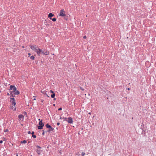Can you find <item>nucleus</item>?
<instances>
[{
  "instance_id": "f03ea898",
  "label": "nucleus",
  "mask_w": 156,
  "mask_h": 156,
  "mask_svg": "<svg viewBox=\"0 0 156 156\" xmlns=\"http://www.w3.org/2000/svg\"><path fill=\"white\" fill-rule=\"evenodd\" d=\"M46 127L47 128H49V129L47 131H46V132H50L51 131H52L54 130V129L48 123H47L45 125Z\"/></svg>"
},
{
  "instance_id": "bb28decb",
  "label": "nucleus",
  "mask_w": 156,
  "mask_h": 156,
  "mask_svg": "<svg viewBox=\"0 0 156 156\" xmlns=\"http://www.w3.org/2000/svg\"><path fill=\"white\" fill-rule=\"evenodd\" d=\"M50 92L51 93H52V94H53V93H54V91L51 90H50Z\"/></svg>"
},
{
  "instance_id": "4468645a",
  "label": "nucleus",
  "mask_w": 156,
  "mask_h": 156,
  "mask_svg": "<svg viewBox=\"0 0 156 156\" xmlns=\"http://www.w3.org/2000/svg\"><path fill=\"white\" fill-rule=\"evenodd\" d=\"M18 118L19 119H21V118H23V119H24V116L22 115H18Z\"/></svg>"
},
{
  "instance_id": "473e14b6",
  "label": "nucleus",
  "mask_w": 156,
  "mask_h": 156,
  "mask_svg": "<svg viewBox=\"0 0 156 156\" xmlns=\"http://www.w3.org/2000/svg\"><path fill=\"white\" fill-rule=\"evenodd\" d=\"M60 123L59 122H57V125L58 126H59L60 125Z\"/></svg>"
},
{
  "instance_id": "dca6fc26",
  "label": "nucleus",
  "mask_w": 156,
  "mask_h": 156,
  "mask_svg": "<svg viewBox=\"0 0 156 156\" xmlns=\"http://www.w3.org/2000/svg\"><path fill=\"white\" fill-rule=\"evenodd\" d=\"M55 93H53V94H51V98H53L55 97Z\"/></svg>"
},
{
  "instance_id": "9d476101",
  "label": "nucleus",
  "mask_w": 156,
  "mask_h": 156,
  "mask_svg": "<svg viewBox=\"0 0 156 156\" xmlns=\"http://www.w3.org/2000/svg\"><path fill=\"white\" fill-rule=\"evenodd\" d=\"M54 15L52 13H50L48 15V17L51 20L52 19L51 17L53 16Z\"/></svg>"
},
{
  "instance_id": "a18cd8bd",
  "label": "nucleus",
  "mask_w": 156,
  "mask_h": 156,
  "mask_svg": "<svg viewBox=\"0 0 156 156\" xmlns=\"http://www.w3.org/2000/svg\"><path fill=\"white\" fill-rule=\"evenodd\" d=\"M16 156H18V154H17Z\"/></svg>"
},
{
  "instance_id": "b1692460",
  "label": "nucleus",
  "mask_w": 156,
  "mask_h": 156,
  "mask_svg": "<svg viewBox=\"0 0 156 156\" xmlns=\"http://www.w3.org/2000/svg\"><path fill=\"white\" fill-rule=\"evenodd\" d=\"M23 113L25 115H27V112H24Z\"/></svg>"
},
{
  "instance_id": "c9c22d12",
  "label": "nucleus",
  "mask_w": 156,
  "mask_h": 156,
  "mask_svg": "<svg viewBox=\"0 0 156 156\" xmlns=\"http://www.w3.org/2000/svg\"><path fill=\"white\" fill-rule=\"evenodd\" d=\"M126 89H127L128 90H130V88H127Z\"/></svg>"
},
{
  "instance_id": "f704fd0d",
  "label": "nucleus",
  "mask_w": 156,
  "mask_h": 156,
  "mask_svg": "<svg viewBox=\"0 0 156 156\" xmlns=\"http://www.w3.org/2000/svg\"><path fill=\"white\" fill-rule=\"evenodd\" d=\"M7 95H8V96H9V95H10V94H9V93H7Z\"/></svg>"
},
{
  "instance_id": "f8f14e48",
  "label": "nucleus",
  "mask_w": 156,
  "mask_h": 156,
  "mask_svg": "<svg viewBox=\"0 0 156 156\" xmlns=\"http://www.w3.org/2000/svg\"><path fill=\"white\" fill-rule=\"evenodd\" d=\"M41 92L44 95H47L48 97H49V96L47 94L46 92L44 90H42L41 91Z\"/></svg>"
},
{
  "instance_id": "5701e85b",
  "label": "nucleus",
  "mask_w": 156,
  "mask_h": 156,
  "mask_svg": "<svg viewBox=\"0 0 156 156\" xmlns=\"http://www.w3.org/2000/svg\"><path fill=\"white\" fill-rule=\"evenodd\" d=\"M2 139L3 141H6V139L5 137H3Z\"/></svg>"
},
{
  "instance_id": "2f4dec72",
  "label": "nucleus",
  "mask_w": 156,
  "mask_h": 156,
  "mask_svg": "<svg viewBox=\"0 0 156 156\" xmlns=\"http://www.w3.org/2000/svg\"><path fill=\"white\" fill-rule=\"evenodd\" d=\"M3 143V141L2 140H1L0 141V144H2Z\"/></svg>"
},
{
  "instance_id": "2eb2a0df",
  "label": "nucleus",
  "mask_w": 156,
  "mask_h": 156,
  "mask_svg": "<svg viewBox=\"0 0 156 156\" xmlns=\"http://www.w3.org/2000/svg\"><path fill=\"white\" fill-rule=\"evenodd\" d=\"M20 94V92L18 90H16L15 92H14V94L15 95H18Z\"/></svg>"
},
{
  "instance_id": "37998d69",
  "label": "nucleus",
  "mask_w": 156,
  "mask_h": 156,
  "mask_svg": "<svg viewBox=\"0 0 156 156\" xmlns=\"http://www.w3.org/2000/svg\"><path fill=\"white\" fill-rule=\"evenodd\" d=\"M36 97V96H33V97Z\"/></svg>"
},
{
  "instance_id": "79ce46f5",
  "label": "nucleus",
  "mask_w": 156,
  "mask_h": 156,
  "mask_svg": "<svg viewBox=\"0 0 156 156\" xmlns=\"http://www.w3.org/2000/svg\"><path fill=\"white\" fill-rule=\"evenodd\" d=\"M53 105L54 106H55V104H53Z\"/></svg>"
},
{
  "instance_id": "a19ab883",
  "label": "nucleus",
  "mask_w": 156,
  "mask_h": 156,
  "mask_svg": "<svg viewBox=\"0 0 156 156\" xmlns=\"http://www.w3.org/2000/svg\"><path fill=\"white\" fill-rule=\"evenodd\" d=\"M43 101H44V100H41V102H43Z\"/></svg>"
},
{
  "instance_id": "0eeeda50",
  "label": "nucleus",
  "mask_w": 156,
  "mask_h": 156,
  "mask_svg": "<svg viewBox=\"0 0 156 156\" xmlns=\"http://www.w3.org/2000/svg\"><path fill=\"white\" fill-rule=\"evenodd\" d=\"M11 102L12 104L14 106L16 105V101L15 98H10Z\"/></svg>"
},
{
  "instance_id": "9b49d317",
  "label": "nucleus",
  "mask_w": 156,
  "mask_h": 156,
  "mask_svg": "<svg viewBox=\"0 0 156 156\" xmlns=\"http://www.w3.org/2000/svg\"><path fill=\"white\" fill-rule=\"evenodd\" d=\"M9 92L10 93V95H11V97H12L13 98L15 97V95L14 94V93L13 94L14 92H12V91H9Z\"/></svg>"
},
{
  "instance_id": "58836bf2",
  "label": "nucleus",
  "mask_w": 156,
  "mask_h": 156,
  "mask_svg": "<svg viewBox=\"0 0 156 156\" xmlns=\"http://www.w3.org/2000/svg\"><path fill=\"white\" fill-rule=\"evenodd\" d=\"M62 119V117H61V116H60V119Z\"/></svg>"
},
{
  "instance_id": "4be33fe9",
  "label": "nucleus",
  "mask_w": 156,
  "mask_h": 156,
  "mask_svg": "<svg viewBox=\"0 0 156 156\" xmlns=\"http://www.w3.org/2000/svg\"><path fill=\"white\" fill-rule=\"evenodd\" d=\"M12 109H13V110H16V108L15 107L14 108V107H13V106H12Z\"/></svg>"
},
{
  "instance_id": "6e6552de",
  "label": "nucleus",
  "mask_w": 156,
  "mask_h": 156,
  "mask_svg": "<svg viewBox=\"0 0 156 156\" xmlns=\"http://www.w3.org/2000/svg\"><path fill=\"white\" fill-rule=\"evenodd\" d=\"M10 90H12L13 91H12V92H14L16 90V88L14 85H11L10 86Z\"/></svg>"
},
{
  "instance_id": "ddd939ff",
  "label": "nucleus",
  "mask_w": 156,
  "mask_h": 156,
  "mask_svg": "<svg viewBox=\"0 0 156 156\" xmlns=\"http://www.w3.org/2000/svg\"><path fill=\"white\" fill-rule=\"evenodd\" d=\"M34 131L32 132L31 133V134L32 135V136L34 138H35L36 137V135H34Z\"/></svg>"
},
{
  "instance_id": "20e7f679",
  "label": "nucleus",
  "mask_w": 156,
  "mask_h": 156,
  "mask_svg": "<svg viewBox=\"0 0 156 156\" xmlns=\"http://www.w3.org/2000/svg\"><path fill=\"white\" fill-rule=\"evenodd\" d=\"M30 48L34 51L36 52L37 53V51H38V48L37 47L36 45H30Z\"/></svg>"
},
{
  "instance_id": "c85d7f7f",
  "label": "nucleus",
  "mask_w": 156,
  "mask_h": 156,
  "mask_svg": "<svg viewBox=\"0 0 156 156\" xmlns=\"http://www.w3.org/2000/svg\"><path fill=\"white\" fill-rule=\"evenodd\" d=\"M62 108L61 107L58 109V110L61 111V110H62Z\"/></svg>"
},
{
  "instance_id": "c03bdc74",
  "label": "nucleus",
  "mask_w": 156,
  "mask_h": 156,
  "mask_svg": "<svg viewBox=\"0 0 156 156\" xmlns=\"http://www.w3.org/2000/svg\"><path fill=\"white\" fill-rule=\"evenodd\" d=\"M38 120H39L40 121V119H39Z\"/></svg>"
},
{
  "instance_id": "7ed1b4c3",
  "label": "nucleus",
  "mask_w": 156,
  "mask_h": 156,
  "mask_svg": "<svg viewBox=\"0 0 156 156\" xmlns=\"http://www.w3.org/2000/svg\"><path fill=\"white\" fill-rule=\"evenodd\" d=\"M39 126H37V128L39 129H41L44 126V124L42 122V120H41L39 122Z\"/></svg>"
},
{
  "instance_id": "c756f323",
  "label": "nucleus",
  "mask_w": 156,
  "mask_h": 156,
  "mask_svg": "<svg viewBox=\"0 0 156 156\" xmlns=\"http://www.w3.org/2000/svg\"><path fill=\"white\" fill-rule=\"evenodd\" d=\"M29 134H30V133H31V132L30 131H28L27 132Z\"/></svg>"
},
{
  "instance_id": "a878e982",
  "label": "nucleus",
  "mask_w": 156,
  "mask_h": 156,
  "mask_svg": "<svg viewBox=\"0 0 156 156\" xmlns=\"http://www.w3.org/2000/svg\"><path fill=\"white\" fill-rule=\"evenodd\" d=\"M43 133H42V135H44V130H43Z\"/></svg>"
},
{
  "instance_id": "72a5a7b5",
  "label": "nucleus",
  "mask_w": 156,
  "mask_h": 156,
  "mask_svg": "<svg viewBox=\"0 0 156 156\" xmlns=\"http://www.w3.org/2000/svg\"><path fill=\"white\" fill-rule=\"evenodd\" d=\"M28 55H29V56L30 55H31V53H29L28 54Z\"/></svg>"
},
{
  "instance_id": "49530a36",
  "label": "nucleus",
  "mask_w": 156,
  "mask_h": 156,
  "mask_svg": "<svg viewBox=\"0 0 156 156\" xmlns=\"http://www.w3.org/2000/svg\"><path fill=\"white\" fill-rule=\"evenodd\" d=\"M89 94V95H90V94Z\"/></svg>"
},
{
  "instance_id": "1a4fd4ad",
  "label": "nucleus",
  "mask_w": 156,
  "mask_h": 156,
  "mask_svg": "<svg viewBox=\"0 0 156 156\" xmlns=\"http://www.w3.org/2000/svg\"><path fill=\"white\" fill-rule=\"evenodd\" d=\"M67 121L68 123L71 124L73 122V119L71 117H69L67 118Z\"/></svg>"
},
{
  "instance_id": "6ab92c4d",
  "label": "nucleus",
  "mask_w": 156,
  "mask_h": 156,
  "mask_svg": "<svg viewBox=\"0 0 156 156\" xmlns=\"http://www.w3.org/2000/svg\"><path fill=\"white\" fill-rule=\"evenodd\" d=\"M51 20H52V21L53 22H55L56 21V19L55 18H53L52 19H51Z\"/></svg>"
},
{
  "instance_id": "aec40b11",
  "label": "nucleus",
  "mask_w": 156,
  "mask_h": 156,
  "mask_svg": "<svg viewBox=\"0 0 156 156\" xmlns=\"http://www.w3.org/2000/svg\"><path fill=\"white\" fill-rule=\"evenodd\" d=\"M4 131L5 132H7L8 131H9V130L8 129H6L5 130H4Z\"/></svg>"
},
{
  "instance_id": "4c0bfd02",
  "label": "nucleus",
  "mask_w": 156,
  "mask_h": 156,
  "mask_svg": "<svg viewBox=\"0 0 156 156\" xmlns=\"http://www.w3.org/2000/svg\"><path fill=\"white\" fill-rule=\"evenodd\" d=\"M65 20H67V18H65Z\"/></svg>"
},
{
  "instance_id": "393cba45",
  "label": "nucleus",
  "mask_w": 156,
  "mask_h": 156,
  "mask_svg": "<svg viewBox=\"0 0 156 156\" xmlns=\"http://www.w3.org/2000/svg\"><path fill=\"white\" fill-rule=\"evenodd\" d=\"M85 153L83 152H82L81 154V155L82 156H84L85 154Z\"/></svg>"
},
{
  "instance_id": "a211bd4d",
  "label": "nucleus",
  "mask_w": 156,
  "mask_h": 156,
  "mask_svg": "<svg viewBox=\"0 0 156 156\" xmlns=\"http://www.w3.org/2000/svg\"><path fill=\"white\" fill-rule=\"evenodd\" d=\"M27 142V141L26 140H23V141H21V143H24V144H25Z\"/></svg>"
},
{
  "instance_id": "e433bc0d",
  "label": "nucleus",
  "mask_w": 156,
  "mask_h": 156,
  "mask_svg": "<svg viewBox=\"0 0 156 156\" xmlns=\"http://www.w3.org/2000/svg\"><path fill=\"white\" fill-rule=\"evenodd\" d=\"M36 99L35 98H34L33 99V100H36Z\"/></svg>"
},
{
  "instance_id": "f3484780",
  "label": "nucleus",
  "mask_w": 156,
  "mask_h": 156,
  "mask_svg": "<svg viewBox=\"0 0 156 156\" xmlns=\"http://www.w3.org/2000/svg\"><path fill=\"white\" fill-rule=\"evenodd\" d=\"M34 55H32L30 57V58L32 60H34Z\"/></svg>"
},
{
  "instance_id": "412c9836",
  "label": "nucleus",
  "mask_w": 156,
  "mask_h": 156,
  "mask_svg": "<svg viewBox=\"0 0 156 156\" xmlns=\"http://www.w3.org/2000/svg\"><path fill=\"white\" fill-rule=\"evenodd\" d=\"M63 119L64 121L65 120H66L67 121V119L66 117H63Z\"/></svg>"
},
{
  "instance_id": "7c9ffc66",
  "label": "nucleus",
  "mask_w": 156,
  "mask_h": 156,
  "mask_svg": "<svg viewBox=\"0 0 156 156\" xmlns=\"http://www.w3.org/2000/svg\"><path fill=\"white\" fill-rule=\"evenodd\" d=\"M86 38H87V37H86V36H85L83 37V38L84 39Z\"/></svg>"
},
{
  "instance_id": "f257e3e1",
  "label": "nucleus",
  "mask_w": 156,
  "mask_h": 156,
  "mask_svg": "<svg viewBox=\"0 0 156 156\" xmlns=\"http://www.w3.org/2000/svg\"><path fill=\"white\" fill-rule=\"evenodd\" d=\"M49 51L45 49L42 50L40 48H38V51H37V54L38 55H40L41 54L48 55H49Z\"/></svg>"
},
{
  "instance_id": "cd10ccee",
  "label": "nucleus",
  "mask_w": 156,
  "mask_h": 156,
  "mask_svg": "<svg viewBox=\"0 0 156 156\" xmlns=\"http://www.w3.org/2000/svg\"><path fill=\"white\" fill-rule=\"evenodd\" d=\"M80 89H81L82 90H84V89H83V88H82L81 87H80Z\"/></svg>"
},
{
  "instance_id": "39448f33",
  "label": "nucleus",
  "mask_w": 156,
  "mask_h": 156,
  "mask_svg": "<svg viewBox=\"0 0 156 156\" xmlns=\"http://www.w3.org/2000/svg\"><path fill=\"white\" fill-rule=\"evenodd\" d=\"M36 147L38 148L36 150L37 153L38 154H40L41 153L42 151V150L41 149V147L38 145H37Z\"/></svg>"
},
{
  "instance_id": "423d86ee",
  "label": "nucleus",
  "mask_w": 156,
  "mask_h": 156,
  "mask_svg": "<svg viewBox=\"0 0 156 156\" xmlns=\"http://www.w3.org/2000/svg\"><path fill=\"white\" fill-rule=\"evenodd\" d=\"M65 12L64 9H62L61 10L59 14V16H66V14L65 13Z\"/></svg>"
},
{
  "instance_id": "ea45409f",
  "label": "nucleus",
  "mask_w": 156,
  "mask_h": 156,
  "mask_svg": "<svg viewBox=\"0 0 156 156\" xmlns=\"http://www.w3.org/2000/svg\"><path fill=\"white\" fill-rule=\"evenodd\" d=\"M54 100H56V98H54Z\"/></svg>"
}]
</instances>
